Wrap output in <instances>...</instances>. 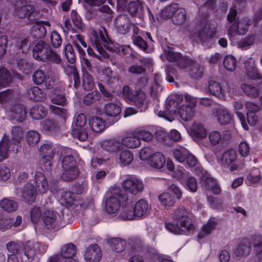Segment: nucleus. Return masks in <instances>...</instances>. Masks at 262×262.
<instances>
[{
    "mask_svg": "<svg viewBox=\"0 0 262 262\" xmlns=\"http://www.w3.org/2000/svg\"><path fill=\"white\" fill-rule=\"evenodd\" d=\"M32 53L33 58L38 61L50 62L56 64L61 63L60 56L53 50L48 42L42 40L34 43Z\"/></svg>",
    "mask_w": 262,
    "mask_h": 262,
    "instance_id": "obj_1",
    "label": "nucleus"
},
{
    "mask_svg": "<svg viewBox=\"0 0 262 262\" xmlns=\"http://www.w3.org/2000/svg\"><path fill=\"white\" fill-rule=\"evenodd\" d=\"M217 30V24L211 21L202 20L194 32V35L201 43L210 48L214 43V37Z\"/></svg>",
    "mask_w": 262,
    "mask_h": 262,
    "instance_id": "obj_2",
    "label": "nucleus"
},
{
    "mask_svg": "<svg viewBox=\"0 0 262 262\" xmlns=\"http://www.w3.org/2000/svg\"><path fill=\"white\" fill-rule=\"evenodd\" d=\"M125 220H134L136 218L145 216L148 209V204L144 199L138 201L133 199H127L126 202Z\"/></svg>",
    "mask_w": 262,
    "mask_h": 262,
    "instance_id": "obj_3",
    "label": "nucleus"
},
{
    "mask_svg": "<svg viewBox=\"0 0 262 262\" xmlns=\"http://www.w3.org/2000/svg\"><path fill=\"white\" fill-rule=\"evenodd\" d=\"M127 199H133V198H105L103 201V207L105 212L109 214L116 215L120 209V216L125 220L126 202Z\"/></svg>",
    "mask_w": 262,
    "mask_h": 262,
    "instance_id": "obj_4",
    "label": "nucleus"
},
{
    "mask_svg": "<svg viewBox=\"0 0 262 262\" xmlns=\"http://www.w3.org/2000/svg\"><path fill=\"white\" fill-rule=\"evenodd\" d=\"M174 219H178V226L182 233H186L194 229L188 212L183 208H179L172 214Z\"/></svg>",
    "mask_w": 262,
    "mask_h": 262,
    "instance_id": "obj_5",
    "label": "nucleus"
},
{
    "mask_svg": "<svg viewBox=\"0 0 262 262\" xmlns=\"http://www.w3.org/2000/svg\"><path fill=\"white\" fill-rule=\"evenodd\" d=\"M86 122V119L85 115L81 113L77 116L72 125L73 127L72 132V136L81 141H84L88 138V132L84 127Z\"/></svg>",
    "mask_w": 262,
    "mask_h": 262,
    "instance_id": "obj_6",
    "label": "nucleus"
},
{
    "mask_svg": "<svg viewBox=\"0 0 262 262\" xmlns=\"http://www.w3.org/2000/svg\"><path fill=\"white\" fill-rule=\"evenodd\" d=\"M21 148L20 142L14 139H3L0 142V162L6 159L9 153H17Z\"/></svg>",
    "mask_w": 262,
    "mask_h": 262,
    "instance_id": "obj_7",
    "label": "nucleus"
},
{
    "mask_svg": "<svg viewBox=\"0 0 262 262\" xmlns=\"http://www.w3.org/2000/svg\"><path fill=\"white\" fill-rule=\"evenodd\" d=\"M39 151L41 162L43 163L47 171L50 170L52 165L51 161L55 154L54 147L51 144L46 143L40 146Z\"/></svg>",
    "mask_w": 262,
    "mask_h": 262,
    "instance_id": "obj_8",
    "label": "nucleus"
},
{
    "mask_svg": "<svg viewBox=\"0 0 262 262\" xmlns=\"http://www.w3.org/2000/svg\"><path fill=\"white\" fill-rule=\"evenodd\" d=\"M35 8L23 0H17L14 4V14L18 18L29 17L34 12Z\"/></svg>",
    "mask_w": 262,
    "mask_h": 262,
    "instance_id": "obj_9",
    "label": "nucleus"
},
{
    "mask_svg": "<svg viewBox=\"0 0 262 262\" xmlns=\"http://www.w3.org/2000/svg\"><path fill=\"white\" fill-rule=\"evenodd\" d=\"M237 12L235 7L230 8L227 16L228 23L230 24L228 30V34L230 37H233L238 34L239 29V18L237 17Z\"/></svg>",
    "mask_w": 262,
    "mask_h": 262,
    "instance_id": "obj_10",
    "label": "nucleus"
},
{
    "mask_svg": "<svg viewBox=\"0 0 262 262\" xmlns=\"http://www.w3.org/2000/svg\"><path fill=\"white\" fill-rule=\"evenodd\" d=\"M76 251V246L74 244H66L61 248L60 254L51 257L50 262H62L63 258L68 259L74 256Z\"/></svg>",
    "mask_w": 262,
    "mask_h": 262,
    "instance_id": "obj_11",
    "label": "nucleus"
},
{
    "mask_svg": "<svg viewBox=\"0 0 262 262\" xmlns=\"http://www.w3.org/2000/svg\"><path fill=\"white\" fill-rule=\"evenodd\" d=\"M121 112V107L118 105L112 103L106 104L104 108V112L107 116L106 121L110 125L114 124L119 120Z\"/></svg>",
    "mask_w": 262,
    "mask_h": 262,
    "instance_id": "obj_12",
    "label": "nucleus"
},
{
    "mask_svg": "<svg viewBox=\"0 0 262 262\" xmlns=\"http://www.w3.org/2000/svg\"><path fill=\"white\" fill-rule=\"evenodd\" d=\"M122 186L126 192L132 195H137L144 188L142 182L136 179H126L123 181Z\"/></svg>",
    "mask_w": 262,
    "mask_h": 262,
    "instance_id": "obj_13",
    "label": "nucleus"
},
{
    "mask_svg": "<svg viewBox=\"0 0 262 262\" xmlns=\"http://www.w3.org/2000/svg\"><path fill=\"white\" fill-rule=\"evenodd\" d=\"M8 117L11 120H16L18 122H22L26 117L25 107L18 103L14 104L9 110Z\"/></svg>",
    "mask_w": 262,
    "mask_h": 262,
    "instance_id": "obj_14",
    "label": "nucleus"
},
{
    "mask_svg": "<svg viewBox=\"0 0 262 262\" xmlns=\"http://www.w3.org/2000/svg\"><path fill=\"white\" fill-rule=\"evenodd\" d=\"M244 67L248 79L253 80L262 79V75L255 67L254 58L252 57L248 58L245 62Z\"/></svg>",
    "mask_w": 262,
    "mask_h": 262,
    "instance_id": "obj_15",
    "label": "nucleus"
},
{
    "mask_svg": "<svg viewBox=\"0 0 262 262\" xmlns=\"http://www.w3.org/2000/svg\"><path fill=\"white\" fill-rule=\"evenodd\" d=\"M213 114L221 125L229 124L231 120V116L227 108L224 106H219L212 110Z\"/></svg>",
    "mask_w": 262,
    "mask_h": 262,
    "instance_id": "obj_16",
    "label": "nucleus"
},
{
    "mask_svg": "<svg viewBox=\"0 0 262 262\" xmlns=\"http://www.w3.org/2000/svg\"><path fill=\"white\" fill-rule=\"evenodd\" d=\"M236 159V151L233 149H229L222 155L221 163L224 166L231 165L230 170L232 171L237 169V165L234 163Z\"/></svg>",
    "mask_w": 262,
    "mask_h": 262,
    "instance_id": "obj_17",
    "label": "nucleus"
},
{
    "mask_svg": "<svg viewBox=\"0 0 262 262\" xmlns=\"http://www.w3.org/2000/svg\"><path fill=\"white\" fill-rule=\"evenodd\" d=\"M101 256V250L97 244L89 246L84 254V259L87 262H98Z\"/></svg>",
    "mask_w": 262,
    "mask_h": 262,
    "instance_id": "obj_18",
    "label": "nucleus"
},
{
    "mask_svg": "<svg viewBox=\"0 0 262 262\" xmlns=\"http://www.w3.org/2000/svg\"><path fill=\"white\" fill-rule=\"evenodd\" d=\"M61 167L62 169L77 168L76 161L71 149H63L61 151Z\"/></svg>",
    "mask_w": 262,
    "mask_h": 262,
    "instance_id": "obj_19",
    "label": "nucleus"
},
{
    "mask_svg": "<svg viewBox=\"0 0 262 262\" xmlns=\"http://www.w3.org/2000/svg\"><path fill=\"white\" fill-rule=\"evenodd\" d=\"M58 213L52 210H46L44 212L42 222L48 229H54L57 225Z\"/></svg>",
    "mask_w": 262,
    "mask_h": 262,
    "instance_id": "obj_20",
    "label": "nucleus"
},
{
    "mask_svg": "<svg viewBox=\"0 0 262 262\" xmlns=\"http://www.w3.org/2000/svg\"><path fill=\"white\" fill-rule=\"evenodd\" d=\"M101 146L103 149L110 152H117L123 148L121 140L115 138L103 141Z\"/></svg>",
    "mask_w": 262,
    "mask_h": 262,
    "instance_id": "obj_21",
    "label": "nucleus"
},
{
    "mask_svg": "<svg viewBox=\"0 0 262 262\" xmlns=\"http://www.w3.org/2000/svg\"><path fill=\"white\" fill-rule=\"evenodd\" d=\"M146 95L144 92L141 91H137L129 102L133 105H135L140 110V111L142 112L146 109Z\"/></svg>",
    "mask_w": 262,
    "mask_h": 262,
    "instance_id": "obj_22",
    "label": "nucleus"
},
{
    "mask_svg": "<svg viewBox=\"0 0 262 262\" xmlns=\"http://www.w3.org/2000/svg\"><path fill=\"white\" fill-rule=\"evenodd\" d=\"M36 188L40 194H43L48 189V183L46 177L41 172L36 171L34 175Z\"/></svg>",
    "mask_w": 262,
    "mask_h": 262,
    "instance_id": "obj_23",
    "label": "nucleus"
},
{
    "mask_svg": "<svg viewBox=\"0 0 262 262\" xmlns=\"http://www.w3.org/2000/svg\"><path fill=\"white\" fill-rule=\"evenodd\" d=\"M202 186L206 189L211 190L213 194H219L221 189L216 181L211 177L204 176L201 178Z\"/></svg>",
    "mask_w": 262,
    "mask_h": 262,
    "instance_id": "obj_24",
    "label": "nucleus"
},
{
    "mask_svg": "<svg viewBox=\"0 0 262 262\" xmlns=\"http://www.w3.org/2000/svg\"><path fill=\"white\" fill-rule=\"evenodd\" d=\"M115 26L118 32L122 34H125L129 31V19L124 14L117 16L115 21Z\"/></svg>",
    "mask_w": 262,
    "mask_h": 262,
    "instance_id": "obj_25",
    "label": "nucleus"
},
{
    "mask_svg": "<svg viewBox=\"0 0 262 262\" xmlns=\"http://www.w3.org/2000/svg\"><path fill=\"white\" fill-rule=\"evenodd\" d=\"M178 107V105L174 103H171L169 100L167 99L165 110L163 112L160 111L158 114L159 116L165 117L167 120L171 121L174 119L173 116L178 115L177 113Z\"/></svg>",
    "mask_w": 262,
    "mask_h": 262,
    "instance_id": "obj_26",
    "label": "nucleus"
},
{
    "mask_svg": "<svg viewBox=\"0 0 262 262\" xmlns=\"http://www.w3.org/2000/svg\"><path fill=\"white\" fill-rule=\"evenodd\" d=\"M250 249L249 241L247 239H244L234 249L233 255L238 258L248 255L250 253Z\"/></svg>",
    "mask_w": 262,
    "mask_h": 262,
    "instance_id": "obj_27",
    "label": "nucleus"
},
{
    "mask_svg": "<svg viewBox=\"0 0 262 262\" xmlns=\"http://www.w3.org/2000/svg\"><path fill=\"white\" fill-rule=\"evenodd\" d=\"M41 247L40 243L28 242L24 247V254L28 260H32L36 253L39 252Z\"/></svg>",
    "mask_w": 262,
    "mask_h": 262,
    "instance_id": "obj_28",
    "label": "nucleus"
},
{
    "mask_svg": "<svg viewBox=\"0 0 262 262\" xmlns=\"http://www.w3.org/2000/svg\"><path fill=\"white\" fill-rule=\"evenodd\" d=\"M10 61L16 64L17 68L25 74H28L32 69V63L25 58L14 56Z\"/></svg>",
    "mask_w": 262,
    "mask_h": 262,
    "instance_id": "obj_29",
    "label": "nucleus"
},
{
    "mask_svg": "<svg viewBox=\"0 0 262 262\" xmlns=\"http://www.w3.org/2000/svg\"><path fill=\"white\" fill-rule=\"evenodd\" d=\"M241 81V88L247 96L253 98L259 95V89L255 86L246 83L245 78H242Z\"/></svg>",
    "mask_w": 262,
    "mask_h": 262,
    "instance_id": "obj_30",
    "label": "nucleus"
},
{
    "mask_svg": "<svg viewBox=\"0 0 262 262\" xmlns=\"http://www.w3.org/2000/svg\"><path fill=\"white\" fill-rule=\"evenodd\" d=\"M217 223V219L215 217L210 218L207 223L202 227L201 231L198 234L199 238H202L209 235L215 229Z\"/></svg>",
    "mask_w": 262,
    "mask_h": 262,
    "instance_id": "obj_31",
    "label": "nucleus"
},
{
    "mask_svg": "<svg viewBox=\"0 0 262 262\" xmlns=\"http://www.w3.org/2000/svg\"><path fill=\"white\" fill-rule=\"evenodd\" d=\"M80 171L77 168L62 169L61 179L65 182H71L76 179L79 176Z\"/></svg>",
    "mask_w": 262,
    "mask_h": 262,
    "instance_id": "obj_32",
    "label": "nucleus"
},
{
    "mask_svg": "<svg viewBox=\"0 0 262 262\" xmlns=\"http://www.w3.org/2000/svg\"><path fill=\"white\" fill-rule=\"evenodd\" d=\"M165 158L164 155L159 152H156L152 155L148 160L149 164L156 168L160 169L163 167L165 164Z\"/></svg>",
    "mask_w": 262,
    "mask_h": 262,
    "instance_id": "obj_33",
    "label": "nucleus"
},
{
    "mask_svg": "<svg viewBox=\"0 0 262 262\" xmlns=\"http://www.w3.org/2000/svg\"><path fill=\"white\" fill-rule=\"evenodd\" d=\"M46 210L39 206L32 207L30 211V219L34 224H37L42 220L44 212Z\"/></svg>",
    "mask_w": 262,
    "mask_h": 262,
    "instance_id": "obj_34",
    "label": "nucleus"
},
{
    "mask_svg": "<svg viewBox=\"0 0 262 262\" xmlns=\"http://www.w3.org/2000/svg\"><path fill=\"white\" fill-rule=\"evenodd\" d=\"M187 19V12L185 9L177 7L176 12L172 18L174 24L180 26L184 24Z\"/></svg>",
    "mask_w": 262,
    "mask_h": 262,
    "instance_id": "obj_35",
    "label": "nucleus"
},
{
    "mask_svg": "<svg viewBox=\"0 0 262 262\" xmlns=\"http://www.w3.org/2000/svg\"><path fill=\"white\" fill-rule=\"evenodd\" d=\"M30 98L35 101H43L46 98V94L38 86L31 87L28 91Z\"/></svg>",
    "mask_w": 262,
    "mask_h": 262,
    "instance_id": "obj_36",
    "label": "nucleus"
},
{
    "mask_svg": "<svg viewBox=\"0 0 262 262\" xmlns=\"http://www.w3.org/2000/svg\"><path fill=\"white\" fill-rule=\"evenodd\" d=\"M89 123L91 129L94 132L100 133L105 127L104 121L99 117H93L90 119Z\"/></svg>",
    "mask_w": 262,
    "mask_h": 262,
    "instance_id": "obj_37",
    "label": "nucleus"
},
{
    "mask_svg": "<svg viewBox=\"0 0 262 262\" xmlns=\"http://www.w3.org/2000/svg\"><path fill=\"white\" fill-rule=\"evenodd\" d=\"M51 101L53 104L63 106L66 104L67 99L63 92L58 89H55L51 96Z\"/></svg>",
    "mask_w": 262,
    "mask_h": 262,
    "instance_id": "obj_38",
    "label": "nucleus"
},
{
    "mask_svg": "<svg viewBox=\"0 0 262 262\" xmlns=\"http://www.w3.org/2000/svg\"><path fill=\"white\" fill-rule=\"evenodd\" d=\"M31 34L34 38H41L47 34V30L44 25L40 23H36L31 29Z\"/></svg>",
    "mask_w": 262,
    "mask_h": 262,
    "instance_id": "obj_39",
    "label": "nucleus"
},
{
    "mask_svg": "<svg viewBox=\"0 0 262 262\" xmlns=\"http://www.w3.org/2000/svg\"><path fill=\"white\" fill-rule=\"evenodd\" d=\"M178 115L184 121H188L192 118L194 114V109L187 105H182L178 112Z\"/></svg>",
    "mask_w": 262,
    "mask_h": 262,
    "instance_id": "obj_40",
    "label": "nucleus"
},
{
    "mask_svg": "<svg viewBox=\"0 0 262 262\" xmlns=\"http://www.w3.org/2000/svg\"><path fill=\"white\" fill-rule=\"evenodd\" d=\"M107 243L112 250L116 252H121L125 248V242L119 238H112L107 240Z\"/></svg>",
    "mask_w": 262,
    "mask_h": 262,
    "instance_id": "obj_41",
    "label": "nucleus"
},
{
    "mask_svg": "<svg viewBox=\"0 0 262 262\" xmlns=\"http://www.w3.org/2000/svg\"><path fill=\"white\" fill-rule=\"evenodd\" d=\"M180 56V53L175 52L172 48L167 47V49L164 50V53L161 54V58L164 61L166 59L168 61L176 63Z\"/></svg>",
    "mask_w": 262,
    "mask_h": 262,
    "instance_id": "obj_42",
    "label": "nucleus"
},
{
    "mask_svg": "<svg viewBox=\"0 0 262 262\" xmlns=\"http://www.w3.org/2000/svg\"><path fill=\"white\" fill-rule=\"evenodd\" d=\"M19 191L20 193H18L17 195H21L22 196H34L40 194L36 187L29 182L26 183Z\"/></svg>",
    "mask_w": 262,
    "mask_h": 262,
    "instance_id": "obj_43",
    "label": "nucleus"
},
{
    "mask_svg": "<svg viewBox=\"0 0 262 262\" xmlns=\"http://www.w3.org/2000/svg\"><path fill=\"white\" fill-rule=\"evenodd\" d=\"M12 82V76L5 68L0 67V87L4 88Z\"/></svg>",
    "mask_w": 262,
    "mask_h": 262,
    "instance_id": "obj_44",
    "label": "nucleus"
},
{
    "mask_svg": "<svg viewBox=\"0 0 262 262\" xmlns=\"http://www.w3.org/2000/svg\"><path fill=\"white\" fill-rule=\"evenodd\" d=\"M46 113L45 107L42 105L37 104L31 108L30 115L34 119L38 120L44 117L46 115Z\"/></svg>",
    "mask_w": 262,
    "mask_h": 262,
    "instance_id": "obj_45",
    "label": "nucleus"
},
{
    "mask_svg": "<svg viewBox=\"0 0 262 262\" xmlns=\"http://www.w3.org/2000/svg\"><path fill=\"white\" fill-rule=\"evenodd\" d=\"M0 206L7 212L16 211L18 208V204L12 200L4 198L0 202Z\"/></svg>",
    "mask_w": 262,
    "mask_h": 262,
    "instance_id": "obj_46",
    "label": "nucleus"
},
{
    "mask_svg": "<svg viewBox=\"0 0 262 262\" xmlns=\"http://www.w3.org/2000/svg\"><path fill=\"white\" fill-rule=\"evenodd\" d=\"M122 147L125 146L128 148H137L141 144L140 140L136 136V133L134 137H126L122 138L121 140Z\"/></svg>",
    "mask_w": 262,
    "mask_h": 262,
    "instance_id": "obj_47",
    "label": "nucleus"
},
{
    "mask_svg": "<svg viewBox=\"0 0 262 262\" xmlns=\"http://www.w3.org/2000/svg\"><path fill=\"white\" fill-rule=\"evenodd\" d=\"M127 9L132 15H141L143 11L142 3L139 1L130 2Z\"/></svg>",
    "mask_w": 262,
    "mask_h": 262,
    "instance_id": "obj_48",
    "label": "nucleus"
},
{
    "mask_svg": "<svg viewBox=\"0 0 262 262\" xmlns=\"http://www.w3.org/2000/svg\"><path fill=\"white\" fill-rule=\"evenodd\" d=\"M208 89L211 94L217 97L223 96V91L220 84L215 81H210Z\"/></svg>",
    "mask_w": 262,
    "mask_h": 262,
    "instance_id": "obj_49",
    "label": "nucleus"
},
{
    "mask_svg": "<svg viewBox=\"0 0 262 262\" xmlns=\"http://www.w3.org/2000/svg\"><path fill=\"white\" fill-rule=\"evenodd\" d=\"M190 134L194 137L204 138L206 136V131L202 125L194 123L190 129Z\"/></svg>",
    "mask_w": 262,
    "mask_h": 262,
    "instance_id": "obj_50",
    "label": "nucleus"
},
{
    "mask_svg": "<svg viewBox=\"0 0 262 262\" xmlns=\"http://www.w3.org/2000/svg\"><path fill=\"white\" fill-rule=\"evenodd\" d=\"M133 252H140L143 246V241L140 237L134 236L129 239Z\"/></svg>",
    "mask_w": 262,
    "mask_h": 262,
    "instance_id": "obj_51",
    "label": "nucleus"
},
{
    "mask_svg": "<svg viewBox=\"0 0 262 262\" xmlns=\"http://www.w3.org/2000/svg\"><path fill=\"white\" fill-rule=\"evenodd\" d=\"M223 65L227 70L234 71L236 67V59L232 55H227L224 59Z\"/></svg>",
    "mask_w": 262,
    "mask_h": 262,
    "instance_id": "obj_52",
    "label": "nucleus"
},
{
    "mask_svg": "<svg viewBox=\"0 0 262 262\" xmlns=\"http://www.w3.org/2000/svg\"><path fill=\"white\" fill-rule=\"evenodd\" d=\"M26 140L29 145L34 146L39 142L40 135L35 130L29 131L26 134Z\"/></svg>",
    "mask_w": 262,
    "mask_h": 262,
    "instance_id": "obj_53",
    "label": "nucleus"
},
{
    "mask_svg": "<svg viewBox=\"0 0 262 262\" xmlns=\"http://www.w3.org/2000/svg\"><path fill=\"white\" fill-rule=\"evenodd\" d=\"M101 95L98 91H93L86 95L83 99V103L86 105H91L100 99Z\"/></svg>",
    "mask_w": 262,
    "mask_h": 262,
    "instance_id": "obj_54",
    "label": "nucleus"
},
{
    "mask_svg": "<svg viewBox=\"0 0 262 262\" xmlns=\"http://www.w3.org/2000/svg\"><path fill=\"white\" fill-rule=\"evenodd\" d=\"M82 81L83 86L86 90H91L94 86L93 78L87 71L83 73Z\"/></svg>",
    "mask_w": 262,
    "mask_h": 262,
    "instance_id": "obj_55",
    "label": "nucleus"
},
{
    "mask_svg": "<svg viewBox=\"0 0 262 262\" xmlns=\"http://www.w3.org/2000/svg\"><path fill=\"white\" fill-rule=\"evenodd\" d=\"M177 6V4H173L165 7L161 12V17L165 19L173 17Z\"/></svg>",
    "mask_w": 262,
    "mask_h": 262,
    "instance_id": "obj_56",
    "label": "nucleus"
},
{
    "mask_svg": "<svg viewBox=\"0 0 262 262\" xmlns=\"http://www.w3.org/2000/svg\"><path fill=\"white\" fill-rule=\"evenodd\" d=\"M119 159L123 165H128L133 160V155L129 150H123L120 155Z\"/></svg>",
    "mask_w": 262,
    "mask_h": 262,
    "instance_id": "obj_57",
    "label": "nucleus"
},
{
    "mask_svg": "<svg viewBox=\"0 0 262 262\" xmlns=\"http://www.w3.org/2000/svg\"><path fill=\"white\" fill-rule=\"evenodd\" d=\"M64 51L68 62L74 63L76 61V57L72 46L69 43L66 45Z\"/></svg>",
    "mask_w": 262,
    "mask_h": 262,
    "instance_id": "obj_58",
    "label": "nucleus"
},
{
    "mask_svg": "<svg viewBox=\"0 0 262 262\" xmlns=\"http://www.w3.org/2000/svg\"><path fill=\"white\" fill-rule=\"evenodd\" d=\"M254 39L253 35H248L240 40L237 43V46L241 49H245L253 45Z\"/></svg>",
    "mask_w": 262,
    "mask_h": 262,
    "instance_id": "obj_59",
    "label": "nucleus"
},
{
    "mask_svg": "<svg viewBox=\"0 0 262 262\" xmlns=\"http://www.w3.org/2000/svg\"><path fill=\"white\" fill-rule=\"evenodd\" d=\"M136 136L139 139V140H142L146 142H149L152 140L153 135L149 131L145 129H141L136 131Z\"/></svg>",
    "mask_w": 262,
    "mask_h": 262,
    "instance_id": "obj_60",
    "label": "nucleus"
},
{
    "mask_svg": "<svg viewBox=\"0 0 262 262\" xmlns=\"http://www.w3.org/2000/svg\"><path fill=\"white\" fill-rule=\"evenodd\" d=\"M253 246L257 254H262V236L256 235L253 236Z\"/></svg>",
    "mask_w": 262,
    "mask_h": 262,
    "instance_id": "obj_61",
    "label": "nucleus"
},
{
    "mask_svg": "<svg viewBox=\"0 0 262 262\" xmlns=\"http://www.w3.org/2000/svg\"><path fill=\"white\" fill-rule=\"evenodd\" d=\"M46 78L45 72L41 70L36 71L32 76L33 82L38 85L42 84L45 81Z\"/></svg>",
    "mask_w": 262,
    "mask_h": 262,
    "instance_id": "obj_62",
    "label": "nucleus"
},
{
    "mask_svg": "<svg viewBox=\"0 0 262 262\" xmlns=\"http://www.w3.org/2000/svg\"><path fill=\"white\" fill-rule=\"evenodd\" d=\"M251 25V20L248 18H244L239 21V29L238 34L239 35H245Z\"/></svg>",
    "mask_w": 262,
    "mask_h": 262,
    "instance_id": "obj_63",
    "label": "nucleus"
},
{
    "mask_svg": "<svg viewBox=\"0 0 262 262\" xmlns=\"http://www.w3.org/2000/svg\"><path fill=\"white\" fill-rule=\"evenodd\" d=\"M71 18L74 26L78 29L82 30L83 28L82 21L80 16L78 15L76 11L74 10H72L71 12Z\"/></svg>",
    "mask_w": 262,
    "mask_h": 262,
    "instance_id": "obj_64",
    "label": "nucleus"
}]
</instances>
